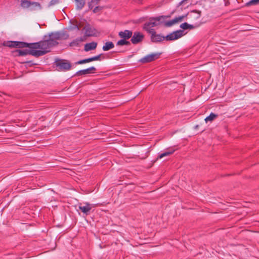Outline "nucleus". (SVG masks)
<instances>
[{"label":"nucleus","mask_w":259,"mask_h":259,"mask_svg":"<svg viewBox=\"0 0 259 259\" xmlns=\"http://www.w3.org/2000/svg\"><path fill=\"white\" fill-rule=\"evenodd\" d=\"M81 18L75 17L69 21L67 31L61 30L52 32L44 36L41 40L42 49L50 52V49L58 45L57 40H66L69 37L72 38L80 34Z\"/></svg>","instance_id":"nucleus-1"},{"label":"nucleus","mask_w":259,"mask_h":259,"mask_svg":"<svg viewBox=\"0 0 259 259\" xmlns=\"http://www.w3.org/2000/svg\"><path fill=\"white\" fill-rule=\"evenodd\" d=\"M169 17V15H162L156 17L158 25H162L166 27H170L178 22L181 21L185 17V16H179L176 17L171 20L167 21L166 19Z\"/></svg>","instance_id":"nucleus-2"},{"label":"nucleus","mask_w":259,"mask_h":259,"mask_svg":"<svg viewBox=\"0 0 259 259\" xmlns=\"http://www.w3.org/2000/svg\"><path fill=\"white\" fill-rule=\"evenodd\" d=\"M35 49H29L17 50L18 56H24L27 55H31L33 56L37 57L43 56L47 53V51H45L44 49L37 50Z\"/></svg>","instance_id":"nucleus-3"},{"label":"nucleus","mask_w":259,"mask_h":259,"mask_svg":"<svg viewBox=\"0 0 259 259\" xmlns=\"http://www.w3.org/2000/svg\"><path fill=\"white\" fill-rule=\"evenodd\" d=\"M41 40L33 43H27L23 41H16V48L42 49Z\"/></svg>","instance_id":"nucleus-4"},{"label":"nucleus","mask_w":259,"mask_h":259,"mask_svg":"<svg viewBox=\"0 0 259 259\" xmlns=\"http://www.w3.org/2000/svg\"><path fill=\"white\" fill-rule=\"evenodd\" d=\"M84 31V35L82 37V41L86 39L87 37L96 36L97 31L90 24H87L82 28V31Z\"/></svg>","instance_id":"nucleus-5"},{"label":"nucleus","mask_w":259,"mask_h":259,"mask_svg":"<svg viewBox=\"0 0 259 259\" xmlns=\"http://www.w3.org/2000/svg\"><path fill=\"white\" fill-rule=\"evenodd\" d=\"M161 54V53H152L151 54H149L144 57L142 58L140 60L139 62L143 63H147L151 62H152L157 59H158L160 57V55Z\"/></svg>","instance_id":"nucleus-6"},{"label":"nucleus","mask_w":259,"mask_h":259,"mask_svg":"<svg viewBox=\"0 0 259 259\" xmlns=\"http://www.w3.org/2000/svg\"><path fill=\"white\" fill-rule=\"evenodd\" d=\"M183 30H182L174 31L165 36V40L167 41H171L178 39L183 35Z\"/></svg>","instance_id":"nucleus-7"},{"label":"nucleus","mask_w":259,"mask_h":259,"mask_svg":"<svg viewBox=\"0 0 259 259\" xmlns=\"http://www.w3.org/2000/svg\"><path fill=\"white\" fill-rule=\"evenodd\" d=\"M56 66L60 70H67L71 67L70 64L65 60H59L56 62Z\"/></svg>","instance_id":"nucleus-8"},{"label":"nucleus","mask_w":259,"mask_h":259,"mask_svg":"<svg viewBox=\"0 0 259 259\" xmlns=\"http://www.w3.org/2000/svg\"><path fill=\"white\" fill-rule=\"evenodd\" d=\"M144 37V35L141 32H135L131 37V40L133 44H137L143 40Z\"/></svg>","instance_id":"nucleus-9"},{"label":"nucleus","mask_w":259,"mask_h":259,"mask_svg":"<svg viewBox=\"0 0 259 259\" xmlns=\"http://www.w3.org/2000/svg\"><path fill=\"white\" fill-rule=\"evenodd\" d=\"M152 33L151 34V40L153 42H161L165 39V36L162 35L161 34H156L155 31H152Z\"/></svg>","instance_id":"nucleus-10"},{"label":"nucleus","mask_w":259,"mask_h":259,"mask_svg":"<svg viewBox=\"0 0 259 259\" xmlns=\"http://www.w3.org/2000/svg\"><path fill=\"white\" fill-rule=\"evenodd\" d=\"M105 59V57L103 56V54H100L97 56H95L89 58L82 59V64H85L87 63H89L90 62H92L94 61H97V60L101 61Z\"/></svg>","instance_id":"nucleus-11"},{"label":"nucleus","mask_w":259,"mask_h":259,"mask_svg":"<svg viewBox=\"0 0 259 259\" xmlns=\"http://www.w3.org/2000/svg\"><path fill=\"white\" fill-rule=\"evenodd\" d=\"M201 15V12L200 11L193 10L191 11L189 15V17L192 21H195L199 19Z\"/></svg>","instance_id":"nucleus-12"},{"label":"nucleus","mask_w":259,"mask_h":259,"mask_svg":"<svg viewBox=\"0 0 259 259\" xmlns=\"http://www.w3.org/2000/svg\"><path fill=\"white\" fill-rule=\"evenodd\" d=\"M133 32L129 30H125L123 31H121L118 33L119 36L124 39H128L132 36Z\"/></svg>","instance_id":"nucleus-13"},{"label":"nucleus","mask_w":259,"mask_h":259,"mask_svg":"<svg viewBox=\"0 0 259 259\" xmlns=\"http://www.w3.org/2000/svg\"><path fill=\"white\" fill-rule=\"evenodd\" d=\"M81 45V36H77L75 39L71 41L69 46L75 49L77 48L80 47Z\"/></svg>","instance_id":"nucleus-14"},{"label":"nucleus","mask_w":259,"mask_h":259,"mask_svg":"<svg viewBox=\"0 0 259 259\" xmlns=\"http://www.w3.org/2000/svg\"><path fill=\"white\" fill-rule=\"evenodd\" d=\"M41 9L42 7L39 3L36 2H31V6H30L29 10L30 11H35L40 10Z\"/></svg>","instance_id":"nucleus-15"},{"label":"nucleus","mask_w":259,"mask_h":259,"mask_svg":"<svg viewBox=\"0 0 259 259\" xmlns=\"http://www.w3.org/2000/svg\"><path fill=\"white\" fill-rule=\"evenodd\" d=\"M97 46V43L96 42H91L87 43L84 45V50L86 52L94 50L96 49Z\"/></svg>","instance_id":"nucleus-16"},{"label":"nucleus","mask_w":259,"mask_h":259,"mask_svg":"<svg viewBox=\"0 0 259 259\" xmlns=\"http://www.w3.org/2000/svg\"><path fill=\"white\" fill-rule=\"evenodd\" d=\"M152 27H153L151 26L150 22L148 21L144 23L143 28L148 33L151 34L152 33V31H155L154 29L152 28Z\"/></svg>","instance_id":"nucleus-17"},{"label":"nucleus","mask_w":259,"mask_h":259,"mask_svg":"<svg viewBox=\"0 0 259 259\" xmlns=\"http://www.w3.org/2000/svg\"><path fill=\"white\" fill-rule=\"evenodd\" d=\"M92 208V205L88 203H86L85 205L82 206V212L85 215L90 214V211Z\"/></svg>","instance_id":"nucleus-18"},{"label":"nucleus","mask_w":259,"mask_h":259,"mask_svg":"<svg viewBox=\"0 0 259 259\" xmlns=\"http://www.w3.org/2000/svg\"><path fill=\"white\" fill-rule=\"evenodd\" d=\"M96 70V68L94 66H92L87 69H82V75L94 73Z\"/></svg>","instance_id":"nucleus-19"},{"label":"nucleus","mask_w":259,"mask_h":259,"mask_svg":"<svg viewBox=\"0 0 259 259\" xmlns=\"http://www.w3.org/2000/svg\"><path fill=\"white\" fill-rule=\"evenodd\" d=\"M114 47V45L112 41L106 42L103 46L102 49L104 51H107Z\"/></svg>","instance_id":"nucleus-20"},{"label":"nucleus","mask_w":259,"mask_h":259,"mask_svg":"<svg viewBox=\"0 0 259 259\" xmlns=\"http://www.w3.org/2000/svg\"><path fill=\"white\" fill-rule=\"evenodd\" d=\"M31 2L28 0H21L20 5L23 9H29Z\"/></svg>","instance_id":"nucleus-21"},{"label":"nucleus","mask_w":259,"mask_h":259,"mask_svg":"<svg viewBox=\"0 0 259 259\" xmlns=\"http://www.w3.org/2000/svg\"><path fill=\"white\" fill-rule=\"evenodd\" d=\"M130 42L129 41H127V39H124L123 38H122L121 39L118 40L117 43V46H123V45H127L129 46L130 45Z\"/></svg>","instance_id":"nucleus-22"},{"label":"nucleus","mask_w":259,"mask_h":259,"mask_svg":"<svg viewBox=\"0 0 259 259\" xmlns=\"http://www.w3.org/2000/svg\"><path fill=\"white\" fill-rule=\"evenodd\" d=\"M174 152H175V150H168L167 151H165V152L161 153L159 155H158V158H160V159L162 158L163 157H165V156H168V155H169L170 154H172Z\"/></svg>","instance_id":"nucleus-23"},{"label":"nucleus","mask_w":259,"mask_h":259,"mask_svg":"<svg viewBox=\"0 0 259 259\" xmlns=\"http://www.w3.org/2000/svg\"><path fill=\"white\" fill-rule=\"evenodd\" d=\"M218 117V115L215 114L213 113H211L209 116L206 117L205 118V121L207 122V121H212L213 120H214L216 117Z\"/></svg>","instance_id":"nucleus-24"},{"label":"nucleus","mask_w":259,"mask_h":259,"mask_svg":"<svg viewBox=\"0 0 259 259\" xmlns=\"http://www.w3.org/2000/svg\"><path fill=\"white\" fill-rule=\"evenodd\" d=\"M149 21L150 22L151 26L153 27H155L158 26V22L157 21V19L155 17H150L149 19Z\"/></svg>","instance_id":"nucleus-25"},{"label":"nucleus","mask_w":259,"mask_h":259,"mask_svg":"<svg viewBox=\"0 0 259 259\" xmlns=\"http://www.w3.org/2000/svg\"><path fill=\"white\" fill-rule=\"evenodd\" d=\"M16 41H7L5 42L4 45L10 48H15L16 47Z\"/></svg>","instance_id":"nucleus-26"},{"label":"nucleus","mask_w":259,"mask_h":259,"mask_svg":"<svg viewBox=\"0 0 259 259\" xmlns=\"http://www.w3.org/2000/svg\"><path fill=\"white\" fill-rule=\"evenodd\" d=\"M259 4V0H251L246 3L247 6L256 5Z\"/></svg>","instance_id":"nucleus-27"},{"label":"nucleus","mask_w":259,"mask_h":259,"mask_svg":"<svg viewBox=\"0 0 259 259\" xmlns=\"http://www.w3.org/2000/svg\"><path fill=\"white\" fill-rule=\"evenodd\" d=\"M59 3V1L58 0H51L50 3H49V5H48V7H50L52 6H54L57 4H58Z\"/></svg>","instance_id":"nucleus-28"},{"label":"nucleus","mask_w":259,"mask_h":259,"mask_svg":"<svg viewBox=\"0 0 259 259\" xmlns=\"http://www.w3.org/2000/svg\"><path fill=\"white\" fill-rule=\"evenodd\" d=\"M188 23L187 22L183 23L181 24L180 27L184 30H186L188 29Z\"/></svg>","instance_id":"nucleus-29"},{"label":"nucleus","mask_w":259,"mask_h":259,"mask_svg":"<svg viewBox=\"0 0 259 259\" xmlns=\"http://www.w3.org/2000/svg\"><path fill=\"white\" fill-rule=\"evenodd\" d=\"M102 9V8L100 7H99V6H97L96 7L94 10H93V12L94 13H97L99 11H100Z\"/></svg>","instance_id":"nucleus-30"},{"label":"nucleus","mask_w":259,"mask_h":259,"mask_svg":"<svg viewBox=\"0 0 259 259\" xmlns=\"http://www.w3.org/2000/svg\"><path fill=\"white\" fill-rule=\"evenodd\" d=\"M76 3V6L78 8H81V0H74Z\"/></svg>","instance_id":"nucleus-31"},{"label":"nucleus","mask_w":259,"mask_h":259,"mask_svg":"<svg viewBox=\"0 0 259 259\" xmlns=\"http://www.w3.org/2000/svg\"><path fill=\"white\" fill-rule=\"evenodd\" d=\"M188 0H182L178 5V7L184 4H185L187 3Z\"/></svg>","instance_id":"nucleus-32"},{"label":"nucleus","mask_w":259,"mask_h":259,"mask_svg":"<svg viewBox=\"0 0 259 259\" xmlns=\"http://www.w3.org/2000/svg\"><path fill=\"white\" fill-rule=\"evenodd\" d=\"M99 0H92L91 4H90V7L92 4H97Z\"/></svg>","instance_id":"nucleus-33"},{"label":"nucleus","mask_w":259,"mask_h":259,"mask_svg":"<svg viewBox=\"0 0 259 259\" xmlns=\"http://www.w3.org/2000/svg\"><path fill=\"white\" fill-rule=\"evenodd\" d=\"M134 1L138 4H143V0H134Z\"/></svg>","instance_id":"nucleus-34"},{"label":"nucleus","mask_w":259,"mask_h":259,"mask_svg":"<svg viewBox=\"0 0 259 259\" xmlns=\"http://www.w3.org/2000/svg\"><path fill=\"white\" fill-rule=\"evenodd\" d=\"M188 29H193L195 27L193 25H191V24H188Z\"/></svg>","instance_id":"nucleus-35"},{"label":"nucleus","mask_w":259,"mask_h":259,"mask_svg":"<svg viewBox=\"0 0 259 259\" xmlns=\"http://www.w3.org/2000/svg\"><path fill=\"white\" fill-rule=\"evenodd\" d=\"M77 64H81V60H78V61H77Z\"/></svg>","instance_id":"nucleus-36"},{"label":"nucleus","mask_w":259,"mask_h":259,"mask_svg":"<svg viewBox=\"0 0 259 259\" xmlns=\"http://www.w3.org/2000/svg\"><path fill=\"white\" fill-rule=\"evenodd\" d=\"M78 208L81 210V204L78 205Z\"/></svg>","instance_id":"nucleus-37"},{"label":"nucleus","mask_w":259,"mask_h":259,"mask_svg":"<svg viewBox=\"0 0 259 259\" xmlns=\"http://www.w3.org/2000/svg\"><path fill=\"white\" fill-rule=\"evenodd\" d=\"M77 73H81V70H79L78 71H77Z\"/></svg>","instance_id":"nucleus-38"},{"label":"nucleus","mask_w":259,"mask_h":259,"mask_svg":"<svg viewBox=\"0 0 259 259\" xmlns=\"http://www.w3.org/2000/svg\"><path fill=\"white\" fill-rule=\"evenodd\" d=\"M84 4V2H83V4H82V5H81L82 7L83 6Z\"/></svg>","instance_id":"nucleus-39"},{"label":"nucleus","mask_w":259,"mask_h":259,"mask_svg":"<svg viewBox=\"0 0 259 259\" xmlns=\"http://www.w3.org/2000/svg\"><path fill=\"white\" fill-rule=\"evenodd\" d=\"M227 4H228V3H226V4H225V5H226V6H227Z\"/></svg>","instance_id":"nucleus-40"}]
</instances>
